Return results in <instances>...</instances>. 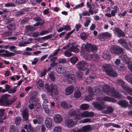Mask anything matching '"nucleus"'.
I'll return each mask as SVG.
<instances>
[{
	"mask_svg": "<svg viewBox=\"0 0 132 132\" xmlns=\"http://www.w3.org/2000/svg\"><path fill=\"white\" fill-rule=\"evenodd\" d=\"M102 89L103 93L107 95L111 94L112 96L118 99L122 97V95L119 92L114 91L115 88L113 87L110 88L109 86L105 85L102 87Z\"/></svg>",
	"mask_w": 132,
	"mask_h": 132,
	"instance_id": "nucleus-1",
	"label": "nucleus"
},
{
	"mask_svg": "<svg viewBox=\"0 0 132 132\" xmlns=\"http://www.w3.org/2000/svg\"><path fill=\"white\" fill-rule=\"evenodd\" d=\"M30 104L29 105V108L30 110L33 109L34 107L37 109V111H38L41 109V106L38 102L37 99L36 98L31 97L29 100Z\"/></svg>",
	"mask_w": 132,
	"mask_h": 132,
	"instance_id": "nucleus-2",
	"label": "nucleus"
},
{
	"mask_svg": "<svg viewBox=\"0 0 132 132\" xmlns=\"http://www.w3.org/2000/svg\"><path fill=\"white\" fill-rule=\"evenodd\" d=\"M88 90L89 93L92 95L98 94L100 95H104L103 94V89L100 88H92L90 86L88 87Z\"/></svg>",
	"mask_w": 132,
	"mask_h": 132,
	"instance_id": "nucleus-3",
	"label": "nucleus"
},
{
	"mask_svg": "<svg viewBox=\"0 0 132 132\" xmlns=\"http://www.w3.org/2000/svg\"><path fill=\"white\" fill-rule=\"evenodd\" d=\"M110 51L112 53L119 54L122 53L123 50L122 48L120 46L114 45L111 46Z\"/></svg>",
	"mask_w": 132,
	"mask_h": 132,
	"instance_id": "nucleus-4",
	"label": "nucleus"
},
{
	"mask_svg": "<svg viewBox=\"0 0 132 132\" xmlns=\"http://www.w3.org/2000/svg\"><path fill=\"white\" fill-rule=\"evenodd\" d=\"M118 42L127 50H129L130 49V47H132V44L130 42L127 43L126 39L121 38L118 40Z\"/></svg>",
	"mask_w": 132,
	"mask_h": 132,
	"instance_id": "nucleus-5",
	"label": "nucleus"
},
{
	"mask_svg": "<svg viewBox=\"0 0 132 132\" xmlns=\"http://www.w3.org/2000/svg\"><path fill=\"white\" fill-rule=\"evenodd\" d=\"M45 87L49 93L53 92L55 94H57V88L56 85L51 84L50 86L46 84L45 85Z\"/></svg>",
	"mask_w": 132,
	"mask_h": 132,
	"instance_id": "nucleus-6",
	"label": "nucleus"
},
{
	"mask_svg": "<svg viewBox=\"0 0 132 132\" xmlns=\"http://www.w3.org/2000/svg\"><path fill=\"white\" fill-rule=\"evenodd\" d=\"M86 51L91 52L97 51L98 48L95 45H93L90 43H88L85 47Z\"/></svg>",
	"mask_w": 132,
	"mask_h": 132,
	"instance_id": "nucleus-7",
	"label": "nucleus"
},
{
	"mask_svg": "<svg viewBox=\"0 0 132 132\" xmlns=\"http://www.w3.org/2000/svg\"><path fill=\"white\" fill-rule=\"evenodd\" d=\"M67 80L69 82L72 84H74L76 81V76L73 73L68 74L67 76Z\"/></svg>",
	"mask_w": 132,
	"mask_h": 132,
	"instance_id": "nucleus-8",
	"label": "nucleus"
},
{
	"mask_svg": "<svg viewBox=\"0 0 132 132\" xmlns=\"http://www.w3.org/2000/svg\"><path fill=\"white\" fill-rule=\"evenodd\" d=\"M92 104L96 109L99 110H102L106 108V106L102 103L94 102H93Z\"/></svg>",
	"mask_w": 132,
	"mask_h": 132,
	"instance_id": "nucleus-9",
	"label": "nucleus"
},
{
	"mask_svg": "<svg viewBox=\"0 0 132 132\" xmlns=\"http://www.w3.org/2000/svg\"><path fill=\"white\" fill-rule=\"evenodd\" d=\"M77 66L79 69L82 71L85 70L88 67L87 63L84 61L79 62L77 64Z\"/></svg>",
	"mask_w": 132,
	"mask_h": 132,
	"instance_id": "nucleus-10",
	"label": "nucleus"
},
{
	"mask_svg": "<svg viewBox=\"0 0 132 132\" xmlns=\"http://www.w3.org/2000/svg\"><path fill=\"white\" fill-rule=\"evenodd\" d=\"M113 31L114 34L117 35L118 37H124L125 35V32L121 29L118 27H115Z\"/></svg>",
	"mask_w": 132,
	"mask_h": 132,
	"instance_id": "nucleus-11",
	"label": "nucleus"
},
{
	"mask_svg": "<svg viewBox=\"0 0 132 132\" xmlns=\"http://www.w3.org/2000/svg\"><path fill=\"white\" fill-rule=\"evenodd\" d=\"M55 69L56 72L59 74L64 73L66 71V68L62 65L57 66L55 67Z\"/></svg>",
	"mask_w": 132,
	"mask_h": 132,
	"instance_id": "nucleus-12",
	"label": "nucleus"
},
{
	"mask_svg": "<svg viewBox=\"0 0 132 132\" xmlns=\"http://www.w3.org/2000/svg\"><path fill=\"white\" fill-rule=\"evenodd\" d=\"M53 120L52 118L47 117L46 119L45 124L47 128H50L52 125Z\"/></svg>",
	"mask_w": 132,
	"mask_h": 132,
	"instance_id": "nucleus-13",
	"label": "nucleus"
},
{
	"mask_svg": "<svg viewBox=\"0 0 132 132\" xmlns=\"http://www.w3.org/2000/svg\"><path fill=\"white\" fill-rule=\"evenodd\" d=\"M112 69L111 66L109 64H105L103 66V70L107 75L108 73L110 72V71L112 70Z\"/></svg>",
	"mask_w": 132,
	"mask_h": 132,
	"instance_id": "nucleus-14",
	"label": "nucleus"
},
{
	"mask_svg": "<svg viewBox=\"0 0 132 132\" xmlns=\"http://www.w3.org/2000/svg\"><path fill=\"white\" fill-rule=\"evenodd\" d=\"M23 120L24 121H27L28 119L29 116V113L27 110H24L22 113Z\"/></svg>",
	"mask_w": 132,
	"mask_h": 132,
	"instance_id": "nucleus-15",
	"label": "nucleus"
},
{
	"mask_svg": "<svg viewBox=\"0 0 132 132\" xmlns=\"http://www.w3.org/2000/svg\"><path fill=\"white\" fill-rule=\"evenodd\" d=\"M74 89V87L72 85H70L67 87L65 89V94L66 95H70L72 94Z\"/></svg>",
	"mask_w": 132,
	"mask_h": 132,
	"instance_id": "nucleus-16",
	"label": "nucleus"
},
{
	"mask_svg": "<svg viewBox=\"0 0 132 132\" xmlns=\"http://www.w3.org/2000/svg\"><path fill=\"white\" fill-rule=\"evenodd\" d=\"M75 44V43H72L71 44L72 46L70 48L69 50L71 52L78 53L79 51V50L77 47L78 46L77 45H74Z\"/></svg>",
	"mask_w": 132,
	"mask_h": 132,
	"instance_id": "nucleus-17",
	"label": "nucleus"
},
{
	"mask_svg": "<svg viewBox=\"0 0 132 132\" xmlns=\"http://www.w3.org/2000/svg\"><path fill=\"white\" fill-rule=\"evenodd\" d=\"M53 119L55 122L59 123L62 120L63 118L60 115L56 114L54 116Z\"/></svg>",
	"mask_w": 132,
	"mask_h": 132,
	"instance_id": "nucleus-18",
	"label": "nucleus"
},
{
	"mask_svg": "<svg viewBox=\"0 0 132 132\" xmlns=\"http://www.w3.org/2000/svg\"><path fill=\"white\" fill-rule=\"evenodd\" d=\"M65 123L67 126L69 128L71 127L74 125V122L73 120L71 119L66 120Z\"/></svg>",
	"mask_w": 132,
	"mask_h": 132,
	"instance_id": "nucleus-19",
	"label": "nucleus"
},
{
	"mask_svg": "<svg viewBox=\"0 0 132 132\" xmlns=\"http://www.w3.org/2000/svg\"><path fill=\"white\" fill-rule=\"evenodd\" d=\"M4 52L5 53L1 54L5 57H9L11 56H14L15 55V54L14 53L10 52L7 50H5Z\"/></svg>",
	"mask_w": 132,
	"mask_h": 132,
	"instance_id": "nucleus-20",
	"label": "nucleus"
},
{
	"mask_svg": "<svg viewBox=\"0 0 132 132\" xmlns=\"http://www.w3.org/2000/svg\"><path fill=\"white\" fill-rule=\"evenodd\" d=\"M118 104L122 107L126 108L127 106L128 103L125 100H120L117 103Z\"/></svg>",
	"mask_w": 132,
	"mask_h": 132,
	"instance_id": "nucleus-21",
	"label": "nucleus"
},
{
	"mask_svg": "<svg viewBox=\"0 0 132 132\" xmlns=\"http://www.w3.org/2000/svg\"><path fill=\"white\" fill-rule=\"evenodd\" d=\"M101 35L103 37L109 39H110L112 36V34L108 32H103L101 34Z\"/></svg>",
	"mask_w": 132,
	"mask_h": 132,
	"instance_id": "nucleus-22",
	"label": "nucleus"
},
{
	"mask_svg": "<svg viewBox=\"0 0 132 132\" xmlns=\"http://www.w3.org/2000/svg\"><path fill=\"white\" fill-rule=\"evenodd\" d=\"M36 26L33 25H27L25 27L26 30L30 32L35 31L36 30V28L35 27Z\"/></svg>",
	"mask_w": 132,
	"mask_h": 132,
	"instance_id": "nucleus-23",
	"label": "nucleus"
},
{
	"mask_svg": "<svg viewBox=\"0 0 132 132\" xmlns=\"http://www.w3.org/2000/svg\"><path fill=\"white\" fill-rule=\"evenodd\" d=\"M10 95L7 94H5L2 95L0 98V103H3L4 101L8 99V98Z\"/></svg>",
	"mask_w": 132,
	"mask_h": 132,
	"instance_id": "nucleus-24",
	"label": "nucleus"
},
{
	"mask_svg": "<svg viewBox=\"0 0 132 132\" xmlns=\"http://www.w3.org/2000/svg\"><path fill=\"white\" fill-rule=\"evenodd\" d=\"M103 100L105 101L110 102L113 103H114L116 101V100L114 98L106 96L103 97Z\"/></svg>",
	"mask_w": 132,
	"mask_h": 132,
	"instance_id": "nucleus-25",
	"label": "nucleus"
},
{
	"mask_svg": "<svg viewBox=\"0 0 132 132\" xmlns=\"http://www.w3.org/2000/svg\"><path fill=\"white\" fill-rule=\"evenodd\" d=\"M26 9H23L21 11H18L15 13V15L16 17H20L23 14H25V12H26Z\"/></svg>",
	"mask_w": 132,
	"mask_h": 132,
	"instance_id": "nucleus-26",
	"label": "nucleus"
},
{
	"mask_svg": "<svg viewBox=\"0 0 132 132\" xmlns=\"http://www.w3.org/2000/svg\"><path fill=\"white\" fill-rule=\"evenodd\" d=\"M13 103V102L8 99L4 101L3 103H0L2 105L4 106H8L11 105Z\"/></svg>",
	"mask_w": 132,
	"mask_h": 132,
	"instance_id": "nucleus-27",
	"label": "nucleus"
},
{
	"mask_svg": "<svg viewBox=\"0 0 132 132\" xmlns=\"http://www.w3.org/2000/svg\"><path fill=\"white\" fill-rule=\"evenodd\" d=\"M19 129L14 125L10 126L9 128V132H19Z\"/></svg>",
	"mask_w": 132,
	"mask_h": 132,
	"instance_id": "nucleus-28",
	"label": "nucleus"
},
{
	"mask_svg": "<svg viewBox=\"0 0 132 132\" xmlns=\"http://www.w3.org/2000/svg\"><path fill=\"white\" fill-rule=\"evenodd\" d=\"M52 37V34H51L42 37H39L35 39L36 40H37L39 41L41 39H44L45 40H48L51 38Z\"/></svg>",
	"mask_w": 132,
	"mask_h": 132,
	"instance_id": "nucleus-29",
	"label": "nucleus"
},
{
	"mask_svg": "<svg viewBox=\"0 0 132 132\" xmlns=\"http://www.w3.org/2000/svg\"><path fill=\"white\" fill-rule=\"evenodd\" d=\"M117 68L118 71H123L126 69V67H125L124 65L122 64H120L119 65L117 66Z\"/></svg>",
	"mask_w": 132,
	"mask_h": 132,
	"instance_id": "nucleus-30",
	"label": "nucleus"
},
{
	"mask_svg": "<svg viewBox=\"0 0 132 132\" xmlns=\"http://www.w3.org/2000/svg\"><path fill=\"white\" fill-rule=\"evenodd\" d=\"M6 27L9 31L14 30L15 29L16 25L15 23L9 24Z\"/></svg>",
	"mask_w": 132,
	"mask_h": 132,
	"instance_id": "nucleus-31",
	"label": "nucleus"
},
{
	"mask_svg": "<svg viewBox=\"0 0 132 132\" xmlns=\"http://www.w3.org/2000/svg\"><path fill=\"white\" fill-rule=\"evenodd\" d=\"M118 84L121 85L122 88L125 90L127 88V86L126 85H125V82L122 79H119L118 80Z\"/></svg>",
	"mask_w": 132,
	"mask_h": 132,
	"instance_id": "nucleus-32",
	"label": "nucleus"
},
{
	"mask_svg": "<svg viewBox=\"0 0 132 132\" xmlns=\"http://www.w3.org/2000/svg\"><path fill=\"white\" fill-rule=\"evenodd\" d=\"M12 31H8L3 32L2 34V38H4L7 37L11 36L12 35Z\"/></svg>",
	"mask_w": 132,
	"mask_h": 132,
	"instance_id": "nucleus-33",
	"label": "nucleus"
},
{
	"mask_svg": "<svg viewBox=\"0 0 132 132\" xmlns=\"http://www.w3.org/2000/svg\"><path fill=\"white\" fill-rule=\"evenodd\" d=\"M110 72L108 73L107 75H109L112 77H116L118 76V74L113 71V69Z\"/></svg>",
	"mask_w": 132,
	"mask_h": 132,
	"instance_id": "nucleus-34",
	"label": "nucleus"
},
{
	"mask_svg": "<svg viewBox=\"0 0 132 132\" xmlns=\"http://www.w3.org/2000/svg\"><path fill=\"white\" fill-rule=\"evenodd\" d=\"M30 19V18L29 17H27L24 18L21 20V24L24 25L28 23Z\"/></svg>",
	"mask_w": 132,
	"mask_h": 132,
	"instance_id": "nucleus-35",
	"label": "nucleus"
},
{
	"mask_svg": "<svg viewBox=\"0 0 132 132\" xmlns=\"http://www.w3.org/2000/svg\"><path fill=\"white\" fill-rule=\"evenodd\" d=\"M37 87L38 88L40 89L44 85V82L42 79H39L37 83Z\"/></svg>",
	"mask_w": 132,
	"mask_h": 132,
	"instance_id": "nucleus-36",
	"label": "nucleus"
},
{
	"mask_svg": "<svg viewBox=\"0 0 132 132\" xmlns=\"http://www.w3.org/2000/svg\"><path fill=\"white\" fill-rule=\"evenodd\" d=\"M91 57L92 60L97 62L99 59V56L97 54L94 53L91 55Z\"/></svg>",
	"mask_w": 132,
	"mask_h": 132,
	"instance_id": "nucleus-37",
	"label": "nucleus"
},
{
	"mask_svg": "<svg viewBox=\"0 0 132 132\" xmlns=\"http://www.w3.org/2000/svg\"><path fill=\"white\" fill-rule=\"evenodd\" d=\"M22 118L20 117H17L15 120V124L17 126H19L21 122Z\"/></svg>",
	"mask_w": 132,
	"mask_h": 132,
	"instance_id": "nucleus-38",
	"label": "nucleus"
},
{
	"mask_svg": "<svg viewBox=\"0 0 132 132\" xmlns=\"http://www.w3.org/2000/svg\"><path fill=\"white\" fill-rule=\"evenodd\" d=\"M86 22L84 23V25L85 27H88L91 22L90 17H85Z\"/></svg>",
	"mask_w": 132,
	"mask_h": 132,
	"instance_id": "nucleus-39",
	"label": "nucleus"
},
{
	"mask_svg": "<svg viewBox=\"0 0 132 132\" xmlns=\"http://www.w3.org/2000/svg\"><path fill=\"white\" fill-rule=\"evenodd\" d=\"M117 13L114 10H112L111 11V14L110 13H106L105 14V15L109 18H111L112 16H115V14Z\"/></svg>",
	"mask_w": 132,
	"mask_h": 132,
	"instance_id": "nucleus-40",
	"label": "nucleus"
},
{
	"mask_svg": "<svg viewBox=\"0 0 132 132\" xmlns=\"http://www.w3.org/2000/svg\"><path fill=\"white\" fill-rule=\"evenodd\" d=\"M113 111V108L110 106H109L107 108V109L105 111H104V113H106L109 114L112 113Z\"/></svg>",
	"mask_w": 132,
	"mask_h": 132,
	"instance_id": "nucleus-41",
	"label": "nucleus"
},
{
	"mask_svg": "<svg viewBox=\"0 0 132 132\" xmlns=\"http://www.w3.org/2000/svg\"><path fill=\"white\" fill-rule=\"evenodd\" d=\"M89 107L87 104H82L80 106V108L82 110H85L88 109Z\"/></svg>",
	"mask_w": 132,
	"mask_h": 132,
	"instance_id": "nucleus-42",
	"label": "nucleus"
},
{
	"mask_svg": "<svg viewBox=\"0 0 132 132\" xmlns=\"http://www.w3.org/2000/svg\"><path fill=\"white\" fill-rule=\"evenodd\" d=\"M76 112L74 109H72L70 110L68 112V115L70 116H73L75 115Z\"/></svg>",
	"mask_w": 132,
	"mask_h": 132,
	"instance_id": "nucleus-43",
	"label": "nucleus"
},
{
	"mask_svg": "<svg viewBox=\"0 0 132 132\" xmlns=\"http://www.w3.org/2000/svg\"><path fill=\"white\" fill-rule=\"evenodd\" d=\"M9 11H7L6 10H3V12L2 16L3 19H5L7 17V15L8 13H9Z\"/></svg>",
	"mask_w": 132,
	"mask_h": 132,
	"instance_id": "nucleus-44",
	"label": "nucleus"
},
{
	"mask_svg": "<svg viewBox=\"0 0 132 132\" xmlns=\"http://www.w3.org/2000/svg\"><path fill=\"white\" fill-rule=\"evenodd\" d=\"M102 57L104 59L110 60L111 59V55L109 54L104 53Z\"/></svg>",
	"mask_w": 132,
	"mask_h": 132,
	"instance_id": "nucleus-45",
	"label": "nucleus"
},
{
	"mask_svg": "<svg viewBox=\"0 0 132 132\" xmlns=\"http://www.w3.org/2000/svg\"><path fill=\"white\" fill-rule=\"evenodd\" d=\"M14 19L13 18H9L6 19L5 20L4 22L5 24H9L12 22L14 21Z\"/></svg>",
	"mask_w": 132,
	"mask_h": 132,
	"instance_id": "nucleus-46",
	"label": "nucleus"
},
{
	"mask_svg": "<svg viewBox=\"0 0 132 132\" xmlns=\"http://www.w3.org/2000/svg\"><path fill=\"white\" fill-rule=\"evenodd\" d=\"M81 95V92L79 90H76L75 91L74 94V96L75 98H78Z\"/></svg>",
	"mask_w": 132,
	"mask_h": 132,
	"instance_id": "nucleus-47",
	"label": "nucleus"
},
{
	"mask_svg": "<svg viewBox=\"0 0 132 132\" xmlns=\"http://www.w3.org/2000/svg\"><path fill=\"white\" fill-rule=\"evenodd\" d=\"M91 129V126L90 125L85 126L82 127V130L84 131L90 130Z\"/></svg>",
	"mask_w": 132,
	"mask_h": 132,
	"instance_id": "nucleus-48",
	"label": "nucleus"
},
{
	"mask_svg": "<svg viewBox=\"0 0 132 132\" xmlns=\"http://www.w3.org/2000/svg\"><path fill=\"white\" fill-rule=\"evenodd\" d=\"M60 50V49L59 48L56 49L55 51L54 52V53L50 55L48 57V59H50V57H53L54 56L56 55L59 52Z\"/></svg>",
	"mask_w": 132,
	"mask_h": 132,
	"instance_id": "nucleus-49",
	"label": "nucleus"
},
{
	"mask_svg": "<svg viewBox=\"0 0 132 132\" xmlns=\"http://www.w3.org/2000/svg\"><path fill=\"white\" fill-rule=\"evenodd\" d=\"M78 58L76 57H72L70 59V62L73 64H75L78 61Z\"/></svg>",
	"mask_w": 132,
	"mask_h": 132,
	"instance_id": "nucleus-50",
	"label": "nucleus"
},
{
	"mask_svg": "<svg viewBox=\"0 0 132 132\" xmlns=\"http://www.w3.org/2000/svg\"><path fill=\"white\" fill-rule=\"evenodd\" d=\"M64 55L67 57L71 56L72 55V54L71 53L69 50H67L64 52Z\"/></svg>",
	"mask_w": 132,
	"mask_h": 132,
	"instance_id": "nucleus-51",
	"label": "nucleus"
},
{
	"mask_svg": "<svg viewBox=\"0 0 132 132\" xmlns=\"http://www.w3.org/2000/svg\"><path fill=\"white\" fill-rule=\"evenodd\" d=\"M15 5L12 3L8 2L5 4L4 6L6 7H12L15 6Z\"/></svg>",
	"mask_w": 132,
	"mask_h": 132,
	"instance_id": "nucleus-52",
	"label": "nucleus"
},
{
	"mask_svg": "<svg viewBox=\"0 0 132 132\" xmlns=\"http://www.w3.org/2000/svg\"><path fill=\"white\" fill-rule=\"evenodd\" d=\"M76 75L77 79H80L82 75V73L80 71L77 72L76 73Z\"/></svg>",
	"mask_w": 132,
	"mask_h": 132,
	"instance_id": "nucleus-53",
	"label": "nucleus"
},
{
	"mask_svg": "<svg viewBox=\"0 0 132 132\" xmlns=\"http://www.w3.org/2000/svg\"><path fill=\"white\" fill-rule=\"evenodd\" d=\"M51 63L50 64V66L52 68L56 67L58 66V63L55 62H51Z\"/></svg>",
	"mask_w": 132,
	"mask_h": 132,
	"instance_id": "nucleus-54",
	"label": "nucleus"
},
{
	"mask_svg": "<svg viewBox=\"0 0 132 132\" xmlns=\"http://www.w3.org/2000/svg\"><path fill=\"white\" fill-rule=\"evenodd\" d=\"M61 106L63 108L65 109L67 107L68 104L65 101H63L61 103Z\"/></svg>",
	"mask_w": 132,
	"mask_h": 132,
	"instance_id": "nucleus-55",
	"label": "nucleus"
},
{
	"mask_svg": "<svg viewBox=\"0 0 132 132\" xmlns=\"http://www.w3.org/2000/svg\"><path fill=\"white\" fill-rule=\"evenodd\" d=\"M43 106L45 110V112L47 113H49L50 112V110L48 108V105H43Z\"/></svg>",
	"mask_w": 132,
	"mask_h": 132,
	"instance_id": "nucleus-56",
	"label": "nucleus"
},
{
	"mask_svg": "<svg viewBox=\"0 0 132 132\" xmlns=\"http://www.w3.org/2000/svg\"><path fill=\"white\" fill-rule=\"evenodd\" d=\"M125 90L130 95H132V89L129 88L127 86Z\"/></svg>",
	"mask_w": 132,
	"mask_h": 132,
	"instance_id": "nucleus-57",
	"label": "nucleus"
},
{
	"mask_svg": "<svg viewBox=\"0 0 132 132\" xmlns=\"http://www.w3.org/2000/svg\"><path fill=\"white\" fill-rule=\"evenodd\" d=\"M84 6V3L82 2L81 4L76 6L75 7L73 8V9H78L79 8L83 7Z\"/></svg>",
	"mask_w": 132,
	"mask_h": 132,
	"instance_id": "nucleus-58",
	"label": "nucleus"
},
{
	"mask_svg": "<svg viewBox=\"0 0 132 132\" xmlns=\"http://www.w3.org/2000/svg\"><path fill=\"white\" fill-rule=\"evenodd\" d=\"M36 119L39 122H41L43 120V118L40 116L39 115H36Z\"/></svg>",
	"mask_w": 132,
	"mask_h": 132,
	"instance_id": "nucleus-59",
	"label": "nucleus"
},
{
	"mask_svg": "<svg viewBox=\"0 0 132 132\" xmlns=\"http://www.w3.org/2000/svg\"><path fill=\"white\" fill-rule=\"evenodd\" d=\"M49 78L53 81H54L55 80V78L54 74L51 73L49 74Z\"/></svg>",
	"mask_w": 132,
	"mask_h": 132,
	"instance_id": "nucleus-60",
	"label": "nucleus"
},
{
	"mask_svg": "<svg viewBox=\"0 0 132 132\" xmlns=\"http://www.w3.org/2000/svg\"><path fill=\"white\" fill-rule=\"evenodd\" d=\"M125 78L127 81L131 83L132 85V78L129 76L128 75H126Z\"/></svg>",
	"mask_w": 132,
	"mask_h": 132,
	"instance_id": "nucleus-61",
	"label": "nucleus"
},
{
	"mask_svg": "<svg viewBox=\"0 0 132 132\" xmlns=\"http://www.w3.org/2000/svg\"><path fill=\"white\" fill-rule=\"evenodd\" d=\"M17 87V86H15L14 88L10 89L8 93H15L17 90L16 88Z\"/></svg>",
	"mask_w": 132,
	"mask_h": 132,
	"instance_id": "nucleus-62",
	"label": "nucleus"
},
{
	"mask_svg": "<svg viewBox=\"0 0 132 132\" xmlns=\"http://www.w3.org/2000/svg\"><path fill=\"white\" fill-rule=\"evenodd\" d=\"M61 128L59 126H56L55 127L54 129V132H61Z\"/></svg>",
	"mask_w": 132,
	"mask_h": 132,
	"instance_id": "nucleus-63",
	"label": "nucleus"
},
{
	"mask_svg": "<svg viewBox=\"0 0 132 132\" xmlns=\"http://www.w3.org/2000/svg\"><path fill=\"white\" fill-rule=\"evenodd\" d=\"M64 30L67 31H70L71 30L70 26L69 25H63Z\"/></svg>",
	"mask_w": 132,
	"mask_h": 132,
	"instance_id": "nucleus-64",
	"label": "nucleus"
}]
</instances>
